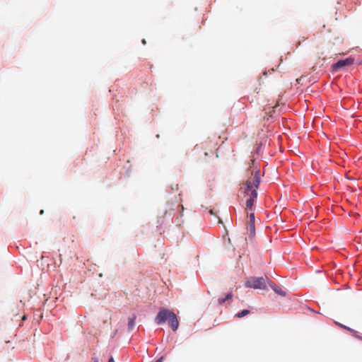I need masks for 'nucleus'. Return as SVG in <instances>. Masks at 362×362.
I'll return each mask as SVG.
<instances>
[{
  "label": "nucleus",
  "instance_id": "obj_4",
  "mask_svg": "<svg viewBox=\"0 0 362 362\" xmlns=\"http://www.w3.org/2000/svg\"><path fill=\"white\" fill-rule=\"evenodd\" d=\"M247 214L249 221L247 225V230L251 236H253L255 233V214L254 213H248Z\"/></svg>",
  "mask_w": 362,
  "mask_h": 362
},
{
  "label": "nucleus",
  "instance_id": "obj_15",
  "mask_svg": "<svg viewBox=\"0 0 362 362\" xmlns=\"http://www.w3.org/2000/svg\"><path fill=\"white\" fill-rule=\"evenodd\" d=\"M307 39H308L307 37H302V40H303V41H305V40H307Z\"/></svg>",
  "mask_w": 362,
  "mask_h": 362
},
{
  "label": "nucleus",
  "instance_id": "obj_12",
  "mask_svg": "<svg viewBox=\"0 0 362 362\" xmlns=\"http://www.w3.org/2000/svg\"><path fill=\"white\" fill-rule=\"evenodd\" d=\"M163 358H164V357H163V356H161V357H160V358H159L156 361H155V362H162V361H163Z\"/></svg>",
  "mask_w": 362,
  "mask_h": 362
},
{
  "label": "nucleus",
  "instance_id": "obj_17",
  "mask_svg": "<svg viewBox=\"0 0 362 362\" xmlns=\"http://www.w3.org/2000/svg\"><path fill=\"white\" fill-rule=\"evenodd\" d=\"M358 64H362V62H360V63H358Z\"/></svg>",
  "mask_w": 362,
  "mask_h": 362
},
{
  "label": "nucleus",
  "instance_id": "obj_7",
  "mask_svg": "<svg viewBox=\"0 0 362 362\" xmlns=\"http://www.w3.org/2000/svg\"><path fill=\"white\" fill-rule=\"evenodd\" d=\"M233 297V293L230 292V293H228L224 298H219L218 299V303L220 305H222L225 303V302L230 298H232Z\"/></svg>",
  "mask_w": 362,
  "mask_h": 362
},
{
  "label": "nucleus",
  "instance_id": "obj_16",
  "mask_svg": "<svg viewBox=\"0 0 362 362\" xmlns=\"http://www.w3.org/2000/svg\"><path fill=\"white\" fill-rule=\"evenodd\" d=\"M300 41H298V42L297 43V47L300 46Z\"/></svg>",
  "mask_w": 362,
  "mask_h": 362
},
{
  "label": "nucleus",
  "instance_id": "obj_14",
  "mask_svg": "<svg viewBox=\"0 0 362 362\" xmlns=\"http://www.w3.org/2000/svg\"><path fill=\"white\" fill-rule=\"evenodd\" d=\"M108 362H115V360L112 356L110 357Z\"/></svg>",
  "mask_w": 362,
  "mask_h": 362
},
{
  "label": "nucleus",
  "instance_id": "obj_3",
  "mask_svg": "<svg viewBox=\"0 0 362 362\" xmlns=\"http://www.w3.org/2000/svg\"><path fill=\"white\" fill-rule=\"evenodd\" d=\"M172 313H173V311L169 310L166 308L160 309V310L158 312V313L157 314V315L155 318L156 323L157 325L163 324L168 320V318L170 317V314H171Z\"/></svg>",
  "mask_w": 362,
  "mask_h": 362
},
{
  "label": "nucleus",
  "instance_id": "obj_5",
  "mask_svg": "<svg viewBox=\"0 0 362 362\" xmlns=\"http://www.w3.org/2000/svg\"><path fill=\"white\" fill-rule=\"evenodd\" d=\"M354 59L351 57H348L346 59L339 60L336 64L333 65L335 70H338L343 66H349L354 64Z\"/></svg>",
  "mask_w": 362,
  "mask_h": 362
},
{
  "label": "nucleus",
  "instance_id": "obj_1",
  "mask_svg": "<svg viewBox=\"0 0 362 362\" xmlns=\"http://www.w3.org/2000/svg\"><path fill=\"white\" fill-rule=\"evenodd\" d=\"M259 171L257 170L254 176L244 182L243 187H241V189L244 190V193L249 197L246 200L245 206V210L247 211L252 210L255 200L257 197V189L259 187Z\"/></svg>",
  "mask_w": 362,
  "mask_h": 362
},
{
  "label": "nucleus",
  "instance_id": "obj_9",
  "mask_svg": "<svg viewBox=\"0 0 362 362\" xmlns=\"http://www.w3.org/2000/svg\"><path fill=\"white\" fill-rule=\"evenodd\" d=\"M249 313H250V310H243L241 312H239V313H236L235 315V317L240 318V317H243L247 315Z\"/></svg>",
  "mask_w": 362,
  "mask_h": 362
},
{
  "label": "nucleus",
  "instance_id": "obj_6",
  "mask_svg": "<svg viewBox=\"0 0 362 362\" xmlns=\"http://www.w3.org/2000/svg\"><path fill=\"white\" fill-rule=\"evenodd\" d=\"M169 325L173 331H176L179 327V321L175 313L173 311L168 320Z\"/></svg>",
  "mask_w": 362,
  "mask_h": 362
},
{
  "label": "nucleus",
  "instance_id": "obj_13",
  "mask_svg": "<svg viewBox=\"0 0 362 362\" xmlns=\"http://www.w3.org/2000/svg\"><path fill=\"white\" fill-rule=\"evenodd\" d=\"M90 362H99L97 358H93Z\"/></svg>",
  "mask_w": 362,
  "mask_h": 362
},
{
  "label": "nucleus",
  "instance_id": "obj_10",
  "mask_svg": "<svg viewBox=\"0 0 362 362\" xmlns=\"http://www.w3.org/2000/svg\"><path fill=\"white\" fill-rule=\"evenodd\" d=\"M134 325H135V317L134 316L133 317L129 318V322H128L129 329L132 330L134 327Z\"/></svg>",
  "mask_w": 362,
  "mask_h": 362
},
{
  "label": "nucleus",
  "instance_id": "obj_11",
  "mask_svg": "<svg viewBox=\"0 0 362 362\" xmlns=\"http://www.w3.org/2000/svg\"><path fill=\"white\" fill-rule=\"evenodd\" d=\"M341 327L344 328V329H347V330H349L350 332H354V330L352 329H351L349 327H346L344 325H341Z\"/></svg>",
  "mask_w": 362,
  "mask_h": 362
},
{
  "label": "nucleus",
  "instance_id": "obj_2",
  "mask_svg": "<svg viewBox=\"0 0 362 362\" xmlns=\"http://www.w3.org/2000/svg\"><path fill=\"white\" fill-rule=\"evenodd\" d=\"M266 280L267 278L264 277H251L245 282V286L247 288L264 289L267 286Z\"/></svg>",
  "mask_w": 362,
  "mask_h": 362
},
{
  "label": "nucleus",
  "instance_id": "obj_8",
  "mask_svg": "<svg viewBox=\"0 0 362 362\" xmlns=\"http://www.w3.org/2000/svg\"><path fill=\"white\" fill-rule=\"evenodd\" d=\"M270 286L273 288V290L278 294L284 296H286V292L284 291L282 289L279 288L276 284H270Z\"/></svg>",
  "mask_w": 362,
  "mask_h": 362
}]
</instances>
